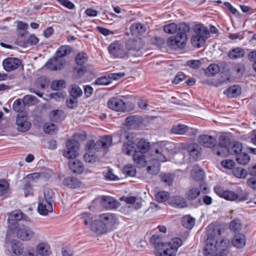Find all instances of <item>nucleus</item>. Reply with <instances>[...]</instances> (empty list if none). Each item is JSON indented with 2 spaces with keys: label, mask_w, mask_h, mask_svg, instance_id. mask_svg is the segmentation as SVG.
<instances>
[{
  "label": "nucleus",
  "mask_w": 256,
  "mask_h": 256,
  "mask_svg": "<svg viewBox=\"0 0 256 256\" xmlns=\"http://www.w3.org/2000/svg\"><path fill=\"white\" fill-rule=\"evenodd\" d=\"M84 158L86 162L88 163H93L98 160V157L92 152L86 153L84 156Z\"/></svg>",
  "instance_id": "052dcab7"
},
{
  "label": "nucleus",
  "mask_w": 256,
  "mask_h": 256,
  "mask_svg": "<svg viewBox=\"0 0 256 256\" xmlns=\"http://www.w3.org/2000/svg\"><path fill=\"white\" fill-rule=\"evenodd\" d=\"M124 136L125 137L126 141L124 142L122 151L127 155H131L136 150L134 149V138L132 134L126 132L124 133Z\"/></svg>",
  "instance_id": "f8f14e48"
},
{
  "label": "nucleus",
  "mask_w": 256,
  "mask_h": 256,
  "mask_svg": "<svg viewBox=\"0 0 256 256\" xmlns=\"http://www.w3.org/2000/svg\"><path fill=\"white\" fill-rule=\"evenodd\" d=\"M220 70V66L216 64H210L206 70V74L208 76H214L219 72Z\"/></svg>",
  "instance_id": "a18cd8bd"
},
{
  "label": "nucleus",
  "mask_w": 256,
  "mask_h": 256,
  "mask_svg": "<svg viewBox=\"0 0 256 256\" xmlns=\"http://www.w3.org/2000/svg\"><path fill=\"white\" fill-rule=\"evenodd\" d=\"M230 142L229 138L224 136H220L218 138V144L213 150L214 152L218 156H225L228 154V148L227 147Z\"/></svg>",
  "instance_id": "9d476101"
},
{
  "label": "nucleus",
  "mask_w": 256,
  "mask_h": 256,
  "mask_svg": "<svg viewBox=\"0 0 256 256\" xmlns=\"http://www.w3.org/2000/svg\"><path fill=\"white\" fill-rule=\"evenodd\" d=\"M140 122V118L136 116H132L126 118V124L128 126H136Z\"/></svg>",
  "instance_id": "3c124183"
},
{
  "label": "nucleus",
  "mask_w": 256,
  "mask_h": 256,
  "mask_svg": "<svg viewBox=\"0 0 256 256\" xmlns=\"http://www.w3.org/2000/svg\"><path fill=\"white\" fill-rule=\"evenodd\" d=\"M124 76L125 74L122 72L111 73L106 76L96 78L94 84L97 85H108L110 84L113 80H119Z\"/></svg>",
  "instance_id": "ddd939ff"
},
{
  "label": "nucleus",
  "mask_w": 256,
  "mask_h": 256,
  "mask_svg": "<svg viewBox=\"0 0 256 256\" xmlns=\"http://www.w3.org/2000/svg\"><path fill=\"white\" fill-rule=\"evenodd\" d=\"M192 28L195 34L194 36H203V38H208L210 36V32L208 29L202 24H195Z\"/></svg>",
  "instance_id": "4be33fe9"
},
{
  "label": "nucleus",
  "mask_w": 256,
  "mask_h": 256,
  "mask_svg": "<svg viewBox=\"0 0 256 256\" xmlns=\"http://www.w3.org/2000/svg\"><path fill=\"white\" fill-rule=\"evenodd\" d=\"M171 202L175 207L178 208H182L186 206L185 199L180 196L173 197L171 200Z\"/></svg>",
  "instance_id": "72a5a7b5"
},
{
  "label": "nucleus",
  "mask_w": 256,
  "mask_h": 256,
  "mask_svg": "<svg viewBox=\"0 0 256 256\" xmlns=\"http://www.w3.org/2000/svg\"><path fill=\"white\" fill-rule=\"evenodd\" d=\"M90 228L93 232L99 234H104L108 232L106 226L100 218L91 224Z\"/></svg>",
  "instance_id": "412c9836"
},
{
  "label": "nucleus",
  "mask_w": 256,
  "mask_h": 256,
  "mask_svg": "<svg viewBox=\"0 0 256 256\" xmlns=\"http://www.w3.org/2000/svg\"><path fill=\"white\" fill-rule=\"evenodd\" d=\"M245 54L244 49L242 48L236 47L230 50L228 56V58L232 60H236L242 58Z\"/></svg>",
  "instance_id": "a878e982"
},
{
  "label": "nucleus",
  "mask_w": 256,
  "mask_h": 256,
  "mask_svg": "<svg viewBox=\"0 0 256 256\" xmlns=\"http://www.w3.org/2000/svg\"><path fill=\"white\" fill-rule=\"evenodd\" d=\"M21 64L20 60L15 58H8L2 62V66L6 72H11L17 69Z\"/></svg>",
  "instance_id": "a211bd4d"
},
{
  "label": "nucleus",
  "mask_w": 256,
  "mask_h": 256,
  "mask_svg": "<svg viewBox=\"0 0 256 256\" xmlns=\"http://www.w3.org/2000/svg\"><path fill=\"white\" fill-rule=\"evenodd\" d=\"M160 178L166 185L170 186L172 184L174 176L170 174H164L161 175Z\"/></svg>",
  "instance_id": "603ef678"
},
{
  "label": "nucleus",
  "mask_w": 256,
  "mask_h": 256,
  "mask_svg": "<svg viewBox=\"0 0 256 256\" xmlns=\"http://www.w3.org/2000/svg\"><path fill=\"white\" fill-rule=\"evenodd\" d=\"M188 130V127L184 124H177L173 126L170 130L174 134L182 135L185 134Z\"/></svg>",
  "instance_id": "2f4dec72"
},
{
  "label": "nucleus",
  "mask_w": 256,
  "mask_h": 256,
  "mask_svg": "<svg viewBox=\"0 0 256 256\" xmlns=\"http://www.w3.org/2000/svg\"><path fill=\"white\" fill-rule=\"evenodd\" d=\"M229 244V240L221 236L220 230L216 228L211 233L209 232L208 234L204 248V254L205 256H214L220 248L224 250L226 247H228Z\"/></svg>",
  "instance_id": "f257e3e1"
},
{
  "label": "nucleus",
  "mask_w": 256,
  "mask_h": 256,
  "mask_svg": "<svg viewBox=\"0 0 256 256\" xmlns=\"http://www.w3.org/2000/svg\"><path fill=\"white\" fill-rule=\"evenodd\" d=\"M182 222L184 227L191 229L194 225L195 220L190 216H186L183 217Z\"/></svg>",
  "instance_id": "ea45409f"
},
{
  "label": "nucleus",
  "mask_w": 256,
  "mask_h": 256,
  "mask_svg": "<svg viewBox=\"0 0 256 256\" xmlns=\"http://www.w3.org/2000/svg\"><path fill=\"white\" fill-rule=\"evenodd\" d=\"M154 148V155L156 158L160 162H166V156L172 148L170 144L166 142H160L155 144Z\"/></svg>",
  "instance_id": "423d86ee"
},
{
  "label": "nucleus",
  "mask_w": 256,
  "mask_h": 256,
  "mask_svg": "<svg viewBox=\"0 0 256 256\" xmlns=\"http://www.w3.org/2000/svg\"><path fill=\"white\" fill-rule=\"evenodd\" d=\"M191 175L192 178L196 180H202L204 174L202 170H193L191 172Z\"/></svg>",
  "instance_id": "680f3d73"
},
{
  "label": "nucleus",
  "mask_w": 256,
  "mask_h": 256,
  "mask_svg": "<svg viewBox=\"0 0 256 256\" xmlns=\"http://www.w3.org/2000/svg\"><path fill=\"white\" fill-rule=\"evenodd\" d=\"M64 117V113L60 110H54L50 114V120L54 122H59Z\"/></svg>",
  "instance_id": "c9c22d12"
},
{
  "label": "nucleus",
  "mask_w": 256,
  "mask_h": 256,
  "mask_svg": "<svg viewBox=\"0 0 256 256\" xmlns=\"http://www.w3.org/2000/svg\"><path fill=\"white\" fill-rule=\"evenodd\" d=\"M80 144L74 140H68L66 143V150L63 153L64 157L70 159L74 158L78 155Z\"/></svg>",
  "instance_id": "1a4fd4ad"
},
{
  "label": "nucleus",
  "mask_w": 256,
  "mask_h": 256,
  "mask_svg": "<svg viewBox=\"0 0 256 256\" xmlns=\"http://www.w3.org/2000/svg\"><path fill=\"white\" fill-rule=\"evenodd\" d=\"M36 98L32 95L28 94L25 96L22 99L23 102L27 105H34L36 102Z\"/></svg>",
  "instance_id": "13d9d810"
},
{
  "label": "nucleus",
  "mask_w": 256,
  "mask_h": 256,
  "mask_svg": "<svg viewBox=\"0 0 256 256\" xmlns=\"http://www.w3.org/2000/svg\"><path fill=\"white\" fill-rule=\"evenodd\" d=\"M24 103L21 102L20 99L16 100L13 104H12V108L16 112H22L24 108Z\"/></svg>",
  "instance_id": "bf43d9fd"
},
{
  "label": "nucleus",
  "mask_w": 256,
  "mask_h": 256,
  "mask_svg": "<svg viewBox=\"0 0 256 256\" xmlns=\"http://www.w3.org/2000/svg\"><path fill=\"white\" fill-rule=\"evenodd\" d=\"M12 252L16 255H20L22 254L23 246L22 244L18 241L14 240L12 244Z\"/></svg>",
  "instance_id": "4c0bfd02"
},
{
  "label": "nucleus",
  "mask_w": 256,
  "mask_h": 256,
  "mask_svg": "<svg viewBox=\"0 0 256 256\" xmlns=\"http://www.w3.org/2000/svg\"><path fill=\"white\" fill-rule=\"evenodd\" d=\"M66 95V94L63 92H58L50 94V97L56 101H60L65 98Z\"/></svg>",
  "instance_id": "774afa93"
},
{
  "label": "nucleus",
  "mask_w": 256,
  "mask_h": 256,
  "mask_svg": "<svg viewBox=\"0 0 256 256\" xmlns=\"http://www.w3.org/2000/svg\"><path fill=\"white\" fill-rule=\"evenodd\" d=\"M16 23L17 24L16 30L18 34L20 36H24L28 28V24L22 21H18Z\"/></svg>",
  "instance_id": "e433bc0d"
},
{
  "label": "nucleus",
  "mask_w": 256,
  "mask_h": 256,
  "mask_svg": "<svg viewBox=\"0 0 256 256\" xmlns=\"http://www.w3.org/2000/svg\"><path fill=\"white\" fill-rule=\"evenodd\" d=\"M63 64L61 60L57 58L50 59L46 64V66L48 68L54 70H60L62 67Z\"/></svg>",
  "instance_id": "bb28decb"
},
{
  "label": "nucleus",
  "mask_w": 256,
  "mask_h": 256,
  "mask_svg": "<svg viewBox=\"0 0 256 256\" xmlns=\"http://www.w3.org/2000/svg\"><path fill=\"white\" fill-rule=\"evenodd\" d=\"M79 216L85 226H90L93 222V216L90 212H84L80 214Z\"/></svg>",
  "instance_id": "58836bf2"
},
{
  "label": "nucleus",
  "mask_w": 256,
  "mask_h": 256,
  "mask_svg": "<svg viewBox=\"0 0 256 256\" xmlns=\"http://www.w3.org/2000/svg\"><path fill=\"white\" fill-rule=\"evenodd\" d=\"M214 190L218 196L228 200L242 202L248 200V196L246 192L238 194L232 191L224 190L222 188L219 186L214 187Z\"/></svg>",
  "instance_id": "20e7f679"
},
{
  "label": "nucleus",
  "mask_w": 256,
  "mask_h": 256,
  "mask_svg": "<svg viewBox=\"0 0 256 256\" xmlns=\"http://www.w3.org/2000/svg\"><path fill=\"white\" fill-rule=\"evenodd\" d=\"M99 218L102 221L108 231L111 230L118 224L116 215L112 213L103 214L99 216Z\"/></svg>",
  "instance_id": "4468645a"
},
{
  "label": "nucleus",
  "mask_w": 256,
  "mask_h": 256,
  "mask_svg": "<svg viewBox=\"0 0 256 256\" xmlns=\"http://www.w3.org/2000/svg\"><path fill=\"white\" fill-rule=\"evenodd\" d=\"M88 62V56L86 54H78L76 58V62L78 65L82 66Z\"/></svg>",
  "instance_id": "864d4df0"
},
{
  "label": "nucleus",
  "mask_w": 256,
  "mask_h": 256,
  "mask_svg": "<svg viewBox=\"0 0 256 256\" xmlns=\"http://www.w3.org/2000/svg\"><path fill=\"white\" fill-rule=\"evenodd\" d=\"M201 190L204 193H206L207 188L205 184L202 182L198 186L190 187L186 192L185 196L188 200L196 198L200 194Z\"/></svg>",
  "instance_id": "9b49d317"
},
{
  "label": "nucleus",
  "mask_w": 256,
  "mask_h": 256,
  "mask_svg": "<svg viewBox=\"0 0 256 256\" xmlns=\"http://www.w3.org/2000/svg\"><path fill=\"white\" fill-rule=\"evenodd\" d=\"M246 242V236L240 233L236 234L233 238L232 244L233 246L237 248H243Z\"/></svg>",
  "instance_id": "393cba45"
},
{
  "label": "nucleus",
  "mask_w": 256,
  "mask_h": 256,
  "mask_svg": "<svg viewBox=\"0 0 256 256\" xmlns=\"http://www.w3.org/2000/svg\"><path fill=\"white\" fill-rule=\"evenodd\" d=\"M66 86V82L63 80H54L50 84V87L53 90H58L64 88Z\"/></svg>",
  "instance_id": "6e6d98bb"
},
{
  "label": "nucleus",
  "mask_w": 256,
  "mask_h": 256,
  "mask_svg": "<svg viewBox=\"0 0 256 256\" xmlns=\"http://www.w3.org/2000/svg\"><path fill=\"white\" fill-rule=\"evenodd\" d=\"M44 200L50 202L54 198V193L52 190L50 189H46L44 192Z\"/></svg>",
  "instance_id": "338daca9"
},
{
  "label": "nucleus",
  "mask_w": 256,
  "mask_h": 256,
  "mask_svg": "<svg viewBox=\"0 0 256 256\" xmlns=\"http://www.w3.org/2000/svg\"><path fill=\"white\" fill-rule=\"evenodd\" d=\"M208 38L194 35L191 38V42L196 48H200L203 46Z\"/></svg>",
  "instance_id": "473e14b6"
},
{
  "label": "nucleus",
  "mask_w": 256,
  "mask_h": 256,
  "mask_svg": "<svg viewBox=\"0 0 256 256\" xmlns=\"http://www.w3.org/2000/svg\"><path fill=\"white\" fill-rule=\"evenodd\" d=\"M107 104L110 109L116 112H124L126 110L125 102L118 98L115 97L110 98Z\"/></svg>",
  "instance_id": "dca6fc26"
},
{
  "label": "nucleus",
  "mask_w": 256,
  "mask_h": 256,
  "mask_svg": "<svg viewBox=\"0 0 256 256\" xmlns=\"http://www.w3.org/2000/svg\"><path fill=\"white\" fill-rule=\"evenodd\" d=\"M16 123L18 130L22 132L28 130L31 126V123L28 120V118L26 116L18 115Z\"/></svg>",
  "instance_id": "6ab92c4d"
},
{
  "label": "nucleus",
  "mask_w": 256,
  "mask_h": 256,
  "mask_svg": "<svg viewBox=\"0 0 256 256\" xmlns=\"http://www.w3.org/2000/svg\"><path fill=\"white\" fill-rule=\"evenodd\" d=\"M14 228L17 238L22 241H28L36 238L35 232L29 226L18 224Z\"/></svg>",
  "instance_id": "39448f33"
},
{
  "label": "nucleus",
  "mask_w": 256,
  "mask_h": 256,
  "mask_svg": "<svg viewBox=\"0 0 256 256\" xmlns=\"http://www.w3.org/2000/svg\"><path fill=\"white\" fill-rule=\"evenodd\" d=\"M130 31L132 34H142L146 31L143 24L140 23H134L130 26Z\"/></svg>",
  "instance_id": "37998d69"
},
{
  "label": "nucleus",
  "mask_w": 256,
  "mask_h": 256,
  "mask_svg": "<svg viewBox=\"0 0 256 256\" xmlns=\"http://www.w3.org/2000/svg\"><path fill=\"white\" fill-rule=\"evenodd\" d=\"M169 198V193L165 191L159 192L156 194V200L160 202L166 201Z\"/></svg>",
  "instance_id": "de8ad7c7"
},
{
  "label": "nucleus",
  "mask_w": 256,
  "mask_h": 256,
  "mask_svg": "<svg viewBox=\"0 0 256 256\" xmlns=\"http://www.w3.org/2000/svg\"><path fill=\"white\" fill-rule=\"evenodd\" d=\"M64 186L71 188H76L80 186V182L79 180L74 177L69 176L64 178L62 182Z\"/></svg>",
  "instance_id": "cd10ccee"
},
{
  "label": "nucleus",
  "mask_w": 256,
  "mask_h": 256,
  "mask_svg": "<svg viewBox=\"0 0 256 256\" xmlns=\"http://www.w3.org/2000/svg\"><path fill=\"white\" fill-rule=\"evenodd\" d=\"M112 144V138L110 136L102 137L100 140L95 142L94 140H90L87 142L86 149L90 150H94L98 151L100 149L106 150L110 147Z\"/></svg>",
  "instance_id": "0eeeda50"
},
{
  "label": "nucleus",
  "mask_w": 256,
  "mask_h": 256,
  "mask_svg": "<svg viewBox=\"0 0 256 256\" xmlns=\"http://www.w3.org/2000/svg\"><path fill=\"white\" fill-rule=\"evenodd\" d=\"M70 168L76 174H80L84 171V166L82 162L78 160H74L68 163Z\"/></svg>",
  "instance_id": "b1692460"
},
{
  "label": "nucleus",
  "mask_w": 256,
  "mask_h": 256,
  "mask_svg": "<svg viewBox=\"0 0 256 256\" xmlns=\"http://www.w3.org/2000/svg\"><path fill=\"white\" fill-rule=\"evenodd\" d=\"M138 150L133 154V160L137 166L142 167L147 162L146 154L150 148V143L144 139H140L137 143Z\"/></svg>",
  "instance_id": "7ed1b4c3"
},
{
  "label": "nucleus",
  "mask_w": 256,
  "mask_h": 256,
  "mask_svg": "<svg viewBox=\"0 0 256 256\" xmlns=\"http://www.w3.org/2000/svg\"><path fill=\"white\" fill-rule=\"evenodd\" d=\"M38 254L42 256H48L50 253V246L46 242H40L36 247Z\"/></svg>",
  "instance_id": "c756f323"
},
{
  "label": "nucleus",
  "mask_w": 256,
  "mask_h": 256,
  "mask_svg": "<svg viewBox=\"0 0 256 256\" xmlns=\"http://www.w3.org/2000/svg\"><path fill=\"white\" fill-rule=\"evenodd\" d=\"M101 205L106 209H112L116 207V202L109 196H103L100 200Z\"/></svg>",
  "instance_id": "c85d7f7f"
},
{
  "label": "nucleus",
  "mask_w": 256,
  "mask_h": 256,
  "mask_svg": "<svg viewBox=\"0 0 256 256\" xmlns=\"http://www.w3.org/2000/svg\"><path fill=\"white\" fill-rule=\"evenodd\" d=\"M22 219L26 220L24 216L23 215L20 210H15L12 212L9 215L8 218V222L9 224V230L8 231L7 237L10 235L12 230H14L16 226L15 222L21 220Z\"/></svg>",
  "instance_id": "2eb2a0df"
},
{
  "label": "nucleus",
  "mask_w": 256,
  "mask_h": 256,
  "mask_svg": "<svg viewBox=\"0 0 256 256\" xmlns=\"http://www.w3.org/2000/svg\"><path fill=\"white\" fill-rule=\"evenodd\" d=\"M230 228L234 232L239 231L241 229V223L239 220H233L230 224Z\"/></svg>",
  "instance_id": "e2e57ef3"
},
{
  "label": "nucleus",
  "mask_w": 256,
  "mask_h": 256,
  "mask_svg": "<svg viewBox=\"0 0 256 256\" xmlns=\"http://www.w3.org/2000/svg\"><path fill=\"white\" fill-rule=\"evenodd\" d=\"M198 141L201 145L210 148L216 146L217 143V140L216 138L208 134L200 136L198 137Z\"/></svg>",
  "instance_id": "aec40b11"
},
{
  "label": "nucleus",
  "mask_w": 256,
  "mask_h": 256,
  "mask_svg": "<svg viewBox=\"0 0 256 256\" xmlns=\"http://www.w3.org/2000/svg\"><path fill=\"white\" fill-rule=\"evenodd\" d=\"M234 175L238 178H244L247 176V172L242 168H236L233 169Z\"/></svg>",
  "instance_id": "8fccbe9b"
},
{
  "label": "nucleus",
  "mask_w": 256,
  "mask_h": 256,
  "mask_svg": "<svg viewBox=\"0 0 256 256\" xmlns=\"http://www.w3.org/2000/svg\"><path fill=\"white\" fill-rule=\"evenodd\" d=\"M187 39L186 34H178L176 36V46L180 48H184L186 46Z\"/></svg>",
  "instance_id": "c03bdc74"
},
{
  "label": "nucleus",
  "mask_w": 256,
  "mask_h": 256,
  "mask_svg": "<svg viewBox=\"0 0 256 256\" xmlns=\"http://www.w3.org/2000/svg\"><path fill=\"white\" fill-rule=\"evenodd\" d=\"M144 42L140 38L135 39H130L126 44V50L130 53V56L132 55L131 52L138 51L143 48Z\"/></svg>",
  "instance_id": "f3484780"
},
{
  "label": "nucleus",
  "mask_w": 256,
  "mask_h": 256,
  "mask_svg": "<svg viewBox=\"0 0 256 256\" xmlns=\"http://www.w3.org/2000/svg\"><path fill=\"white\" fill-rule=\"evenodd\" d=\"M150 241L151 243H152V244L155 245L156 250V248H157L158 246H159L162 244H164V242H161V238L157 234L153 235L151 237V238L150 239Z\"/></svg>",
  "instance_id": "0e129e2a"
},
{
  "label": "nucleus",
  "mask_w": 256,
  "mask_h": 256,
  "mask_svg": "<svg viewBox=\"0 0 256 256\" xmlns=\"http://www.w3.org/2000/svg\"><path fill=\"white\" fill-rule=\"evenodd\" d=\"M228 154L232 155L237 156L240 152H242V145L240 142H236L232 144L228 148Z\"/></svg>",
  "instance_id": "7c9ffc66"
},
{
  "label": "nucleus",
  "mask_w": 256,
  "mask_h": 256,
  "mask_svg": "<svg viewBox=\"0 0 256 256\" xmlns=\"http://www.w3.org/2000/svg\"><path fill=\"white\" fill-rule=\"evenodd\" d=\"M181 238H174L167 243L158 246L155 251L156 256H176L178 250L182 245Z\"/></svg>",
  "instance_id": "f03ea898"
},
{
  "label": "nucleus",
  "mask_w": 256,
  "mask_h": 256,
  "mask_svg": "<svg viewBox=\"0 0 256 256\" xmlns=\"http://www.w3.org/2000/svg\"><path fill=\"white\" fill-rule=\"evenodd\" d=\"M108 50L110 54L114 58H128L130 53L126 50L122 45L118 42H114L110 44Z\"/></svg>",
  "instance_id": "6e6552de"
},
{
  "label": "nucleus",
  "mask_w": 256,
  "mask_h": 256,
  "mask_svg": "<svg viewBox=\"0 0 256 256\" xmlns=\"http://www.w3.org/2000/svg\"><path fill=\"white\" fill-rule=\"evenodd\" d=\"M164 32L168 34H175L178 30V26L174 22L166 24L164 27Z\"/></svg>",
  "instance_id": "49530a36"
},
{
  "label": "nucleus",
  "mask_w": 256,
  "mask_h": 256,
  "mask_svg": "<svg viewBox=\"0 0 256 256\" xmlns=\"http://www.w3.org/2000/svg\"><path fill=\"white\" fill-rule=\"evenodd\" d=\"M178 34H186L190 30V26L186 23H181L178 26Z\"/></svg>",
  "instance_id": "69168bd1"
},
{
  "label": "nucleus",
  "mask_w": 256,
  "mask_h": 256,
  "mask_svg": "<svg viewBox=\"0 0 256 256\" xmlns=\"http://www.w3.org/2000/svg\"><path fill=\"white\" fill-rule=\"evenodd\" d=\"M236 160L240 164L246 165L249 162L250 158L248 154L243 152H240L239 154L236 156Z\"/></svg>",
  "instance_id": "f704fd0d"
},
{
  "label": "nucleus",
  "mask_w": 256,
  "mask_h": 256,
  "mask_svg": "<svg viewBox=\"0 0 256 256\" xmlns=\"http://www.w3.org/2000/svg\"><path fill=\"white\" fill-rule=\"evenodd\" d=\"M56 130V126L51 122L46 123L44 126V132L48 134H52Z\"/></svg>",
  "instance_id": "4d7b16f0"
},
{
  "label": "nucleus",
  "mask_w": 256,
  "mask_h": 256,
  "mask_svg": "<svg viewBox=\"0 0 256 256\" xmlns=\"http://www.w3.org/2000/svg\"><path fill=\"white\" fill-rule=\"evenodd\" d=\"M38 210L40 214L46 216L52 211V202H50L42 200L38 204Z\"/></svg>",
  "instance_id": "5701e85b"
},
{
  "label": "nucleus",
  "mask_w": 256,
  "mask_h": 256,
  "mask_svg": "<svg viewBox=\"0 0 256 256\" xmlns=\"http://www.w3.org/2000/svg\"><path fill=\"white\" fill-rule=\"evenodd\" d=\"M70 93L72 97L78 98L82 95V91L78 86L74 84L72 85Z\"/></svg>",
  "instance_id": "09e8293b"
},
{
  "label": "nucleus",
  "mask_w": 256,
  "mask_h": 256,
  "mask_svg": "<svg viewBox=\"0 0 256 256\" xmlns=\"http://www.w3.org/2000/svg\"><path fill=\"white\" fill-rule=\"evenodd\" d=\"M71 52V48L68 46H62L56 50V56L58 58H62L69 54Z\"/></svg>",
  "instance_id": "79ce46f5"
},
{
  "label": "nucleus",
  "mask_w": 256,
  "mask_h": 256,
  "mask_svg": "<svg viewBox=\"0 0 256 256\" xmlns=\"http://www.w3.org/2000/svg\"><path fill=\"white\" fill-rule=\"evenodd\" d=\"M241 88L238 85H234L227 89V94L230 97H236L241 93Z\"/></svg>",
  "instance_id": "a19ab883"
},
{
  "label": "nucleus",
  "mask_w": 256,
  "mask_h": 256,
  "mask_svg": "<svg viewBox=\"0 0 256 256\" xmlns=\"http://www.w3.org/2000/svg\"><path fill=\"white\" fill-rule=\"evenodd\" d=\"M123 172L128 176H134L136 174V170L132 164H128L123 168Z\"/></svg>",
  "instance_id": "5fc2aeb1"
}]
</instances>
